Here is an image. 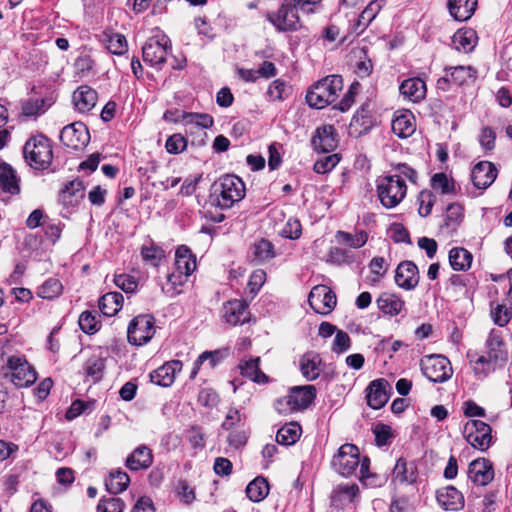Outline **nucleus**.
<instances>
[{
  "label": "nucleus",
  "instance_id": "26",
  "mask_svg": "<svg viewBox=\"0 0 512 512\" xmlns=\"http://www.w3.org/2000/svg\"><path fill=\"white\" fill-rule=\"evenodd\" d=\"M467 357L473 373L478 380H484L499 368L484 354H478L475 351H468Z\"/></svg>",
  "mask_w": 512,
  "mask_h": 512
},
{
  "label": "nucleus",
  "instance_id": "34",
  "mask_svg": "<svg viewBox=\"0 0 512 512\" xmlns=\"http://www.w3.org/2000/svg\"><path fill=\"white\" fill-rule=\"evenodd\" d=\"M477 39V34L473 29H460L454 34L452 43L456 50L469 53L476 46Z\"/></svg>",
  "mask_w": 512,
  "mask_h": 512
},
{
  "label": "nucleus",
  "instance_id": "19",
  "mask_svg": "<svg viewBox=\"0 0 512 512\" xmlns=\"http://www.w3.org/2000/svg\"><path fill=\"white\" fill-rule=\"evenodd\" d=\"M395 282L402 289H414L419 282L417 266L412 261L401 262L395 272Z\"/></svg>",
  "mask_w": 512,
  "mask_h": 512
},
{
  "label": "nucleus",
  "instance_id": "54",
  "mask_svg": "<svg viewBox=\"0 0 512 512\" xmlns=\"http://www.w3.org/2000/svg\"><path fill=\"white\" fill-rule=\"evenodd\" d=\"M80 329L87 333L93 334L100 329V322L97 320L96 315L90 311H84L79 316L78 320Z\"/></svg>",
  "mask_w": 512,
  "mask_h": 512
},
{
  "label": "nucleus",
  "instance_id": "61",
  "mask_svg": "<svg viewBox=\"0 0 512 512\" xmlns=\"http://www.w3.org/2000/svg\"><path fill=\"white\" fill-rule=\"evenodd\" d=\"M125 503L117 497L101 499L97 505V512H123Z\"/></svg>",
  "mask_w": 512,
  "mask_h": 512
},
{
  "label": "nucleus",
  "instance_id": "16",
  "mask_svg": "<svg viewBox=\"0 0 512 512\" xmlns=\"http://www.w3.org/2000/svg\"><path fill=\"white\" fill-rule=\"evenodd\" d=\"M498 174L496 166L490 161H480L471 171V180L478 189H487L495 181Z\"/></svg>",
  "mask_w": 512,
  "mask_h": 512
},
{
  "label": "nucleus",
  "instance_id": "63",
  "mask_svg": "<svg viewBox=\"0 0 512 512\" xmlns=\"http://www.w3.org/2000/svg\"><path fill=\"white\" fill-rule=\"evenodd\" d=\"M373 433L378 446L387 445L393 437L392 428L386 424H377L373 429Z\"/></svg>",
  "mask_w": 512,
  "mask_h": 512
},
{
  "label": "nucleus",
  "instance_id": "23",
  "mask_svg": "<svg viewBox=\"0 0 512 512\" xmlns=\"http://www.w3.org/2000/svg\"><path fill=\"white\" fill-rule=\"evenodd\" d=\"M21 191L20 178L11 165L0 164V193L7 196L18 195Z\"/></svg>",
  "mask_w": 512,
  "mask_h": 512
},
{
  "label": "nucleus",
  "instance_id": "29",
  "mask_svg": "<svg viewBox=\"0 0 512 512\" xmlns=\"http://www.w3.org/2000/svg\"><path fill=\"white\" fill-rule=\"evenodd\" d=\"M289 395L295 410H304L314 401L316 388L313 385L295 386L290 389Z\"/></svg>",
  "mask_w": 512,
  "mask_h": 512
},
{
  "label": "nucleus",
  "instance_id": "53",
  "mask_svg": "<svg viewBox=\"0 0 512 512\" xmlns=\"http://www.w3.org/2000/svg\"><path fill=\"white\" fill-rule=\"evenodd\" d=\"M104 368V359L99 356L90 357L84 365L86 375L91 377L94 382H97L102 378Z\"/></svg>",
  "mask_w": 512,
  "mask_h": 512
},
{
  "label": "nucleus",
  "instance_id": "18",
  "mask_svg": "<svg viewBox=\"0 0 512 512\" xmlns=\"http://www.w3.org/2000/svg\"><path fill=\"white\" fill-rule=\"evenodd\" d=\"M438 504L447 511H459L465 505V499L461 491L454 486H446L436 493Z\"/></svg>",
  "mask_w": 512,
  "mask_h": 512
},
{
  "label": "nucleus",
  "instance_id": "6",
  "mask_svg": "<svg viewBox=\"0 0 512 512\" xmlns=\"http://www.w3.org/2000/svg\"><path fill=\"white\" fill-rule=\"evenodd\" d=\"M171 48L172 44L168 36L151 37L142 47L143 60L151 66L161 68Z\"/></svg>",
  "mask_w": 512,
  "mask_h": 512
},
{
  "label": "nucleus",
  "instance_id": "28",
  "mask_svg": "<svg viewBox=\"0 0 512 512\" xmlns=\"http://www.w3.org/2000/svg\"><path fill=\"white\" fill-rule=\"evenodd\" d=\"M84 186L82 181L68 182L59 194V201L66 207H76L84 198Z\"/></svg>",
  "mask_w": 512,
  "mask_h": 512
},
{
  "label": "nucleus",
  "instance_id": "43",
  "mask_svg": "<svg viewBox=\"0 0 512 512\" xmlns=\"http://www.w3.org/2000/svg\"><path fill=\"white\" fill-rule=\"evenodd\" d=\"M269 493V484L267 480L261 476L256 477L246 487L247 497L253 502H260Z\"/></svg>",
  "mask_w": 512,
  "mask_h": 512
},
{
  "label": "nucleus",
  "instance_id": "58",
  "mask_svg": "<svg viewBox=\"0 0 512 512\" xmlns=\"http://www.w3.org/2000/svg\"><path fill=\"white\" fill-rule=\"evenodd\" d=\"M435 202V196L429 190H423L418 195L419 208L418 212L420 216L426 217L431 213L432 207Z\"/></svg>",
  "mask_w": 512,
  "mask_h": 512
},
{
  "label": "nucleus",
  "instance_id": "13",
  "mask_svg": "<svg viewBox=\"0 0 512 512\" xmlns=\"http://www.w3.org/2000/svg\"><path fill=\"white\" fill-rule=\"evenodd\" d=\"M8 377L15 386L22 388L32 385L37 379V374L24 357L16 356L9 367Z\"/></svg>",
  "mask_w": 512,
  "mask_h": 512
},
{
  "label": "nucleus",
  "instance_id": "47",
  "mask_svg": "<svg viewBox=\"0 0 512 512\" xmlns=\"http://www.w3.org/2000/svg\"><path fill=\"white\" fill-rule=\"evenodd\" d=\"M141 256L142 259L149 265L153 267H157L160 265V262L165 257L164 250L150 242L149 244H145L141 248Z\"/></svg>",
  "mask_w": 512,
  "mask_h": 512
},
{
  "label": "nucleus",
  "instance_id": "37",
  "mask_svg": "<svg viewBox=\"0 0 512 512\" xmlns=\"http://www.w3.org/2000/svg\"><path fill=\"white\" fill-rule=\"evenodd\" d=\"M472 261L473 255L465 248L455 247L449 251V263L455 271H467Z\"/></svg>",
  "mask_w": 512,
  "mask_h": 512
},
{
  "label": "nucleus",
  "instance_id": "15",
  "mask_svg": "<svg viewBox=\"0 0 512 512\" xmlns=\"http://www.w3.org/2000/svg\"><path fill=\"white\" fill-rule=\"evenodd\" d=\"M223 320L231 325H242L249 321L250 312L244 300L234 299L223 305Z\"/></svg>",
  "mask_w": 512,
  "mask_h": 512
},
{
  "label": "nucleus",
  "instance_id": "20",
  "mask_svg": "<svg viewBox=\"0 0 512 512\" xmlns=\"http://www.w3.org/2000/svg\"><path fill=\"white\" fill-rule=\"evenodd\" d=\"M311 142L314 149L319 152L328 153L333 151L338 145L334 126L324 125L317 128Z\"/></svg>",
  "mask_w": 512,
  "mask_h": 512
},
{
  "label": "nucleus",
  "instance_id": "40",
  "mask_svg": "<svg viewBox=\"0 0 512 512\" xmlns=\"http://www.w3.org/2000/svg\"><path fill=\"white\" fill-rule=\"evenodd\" d=\"M381 8V1H371L359 15V18L353 28L354 32L358 35L361 34L369 23L377 16Z\"/></svg>",
  "mask_w": 512,
  "mask_h": 512
},
{
  "label": "nucleus",
  "instance_id": "24",
  "mask_svg": "<svg viewBox=\"0 0 512 512\" xmlns=\"http://www.w3.org/2000/svg\"><path fill=\"white\" fill-rule=\"evenodd\" d=\"M97 100V92L88 85L79 86L72 95L74 107L80 113L91 111L95 107Z\"/></svg>",
  "mask_w": 512,
  "mask_h": 512
},
{
  "label": "nucleus",
  "instance_id": "33",
  "mask_svg": "<svg viewBox=\"0 0 512 512\" xmlns=\"http://www.w3.org/2000/svg\"><path fill=\"white\" fill-rule=\"evenodd\" d=\"M376 303L383 313L390 316L398 315L405 305V302L400 296L387 292L382 293Z\"/></svg>",
  "mask_w": 512,
  "mask_h": 512
},
{
  "label": "nucleus",
  "instance_id": "48",
  "mask_svg": "<svg viewBox=\"0 0 512 512\" xmlns=\"http://www.w3.org/2000/svg\"><path fill=\"white\" fill-rule=\"evenodd\" d=\"M336 239L340 244H346L352 248H360L364 246L368 240V235L365 231L361 230L355 234L345 231H338Z\"/></svg>",
  "mask_w": 512,
  "mask_h": 512
},
{
  "label": "nucleus",
  "instance_id": "49",
  "mask_svg": "<svg viewBox=\"0 0 512 512\" xmlns=\"http://www.w3.org/2000/svg\"><path fill=\"white\" fill-rule=\"evenodd\" d=\"M103 41L106 48L115 55H123L128 48L127 40L124 35L119 33L104 34Z\"/></svg>",
  "mask_w": 512,
  "mask_h": 512
},
{
  "label": "nucleus",
  "instance_id": "39",
  "mask_svg": "<svg viewBox=\"0 0 512 512\" xmlns=\"http://www.w3.org/2000/svg\"><path fill=\"white\" fill-rule=\"evenodd\" d=\"M130 483L129 475L122 470L111 471L105 480V486L109 493L119 494L125 491Z\"/></svg>",
  "mask_w": 512,
  "mask_h": 512
},
{
  "label": "nucleus",
  "instance_id": "35",
  "mask_svg": "<svg viewBox=\"0 0 512 512\" xmlns=\"http://www.w3.org/2000/svg\"><path fill=\"white\" fill-rule=\"evenodd\" d=\"M393 477L400 483L413 484L417 480V468L414 463H408L405 459L400 458L395 464Z\"/></svg>",
  "mask_w": 512,
  "mask_h": 512
},
{
  "label": "nucleus",
  "instance_id": "42",
  "mask_svg": "<svg viewBox=\"0 0 512 512\" xmlns=\"http://www.w3.org/2000/svg\"><path fill=\"white\" fill-rule=\"evenodd\" d=\"M301 426L296 422H290L281 427L276 434V441L284 446L294 444L301 436Z\"/></svg>",
  "mask_w": 512,
  "mask_h": 512
},
{
  "label": "nucleus",
  "instance_id": "3",
  "mask_svg": "<svg viewBox=\"0 0 512 512\" xmlns=\"http://www.w3.org/2000/svg\"><path fill=\"white\" fill-rule=\"evenodd\" d=\"M343 88L339 75H329L316 82L307 92L306 101L310 107L322 109L332 104Z\"/></svg>",
  "mask_w": 512,
  "mask_h": 512
},
{
  "label": "nucleus",
  "instance_id": "60",
  "mask_svg": "<svg viewBox=\"0 0 512 512\" xmlns=\"http://www.w3.org/2000/svg\"><path fill=\"white\" fill-rule=\"evenodd\" d=\"M187 147V140L186 138L180 134L175 133L171 135L165 144V148L168 153L170 154H179L183 152Z\"/></svg>",
  "mask_w": 512,
  "mask_h": 512
},
{
  "label": "nucleus",
  "instance_id": "41",
  "mask_svg": "<svg viewBox=\"0 0 512 512\" xmlns=\"http://www.w3.org/2000/svg\"><path fill=\"white\" fill-rule=\"evenodd\" d=\"M259 362V357L243 360L240 362L239 368L243 376L257 383H265L267 376L259 369Z\"/></svg>",
  "mask_w": 512,
  "mask_h": 512
},
{
  "label": "nucleus",
  "instance_id": "11",
  "mask_svg": "<svg viewBox=\"0 0 512 512\" xmlns=\"http://www.w3.org/2000/svg\"><path fill=\"white\" fill-rule=\"evenodd\" d=\"M60 140L68 148L81 150L88 145L90 134L86 125L78 121L66 125L61 130Z\"/></svg>",
  "mask_w": 512,
  "mask_h": 512
},
{
  "label": "nucleus",
  "instance_id": "12",
  "mask_svg": "<svg viewBox=\"0 0 512 512\" xmlns=\"http://www.w3.org/2000/svg\"><path fill=\"white\" fill-rule=\"evenodd\" d=\"M495 472L492 462L484 457L471 461L467 469V478L475 486H487L494 479Z\"/></svg>",
  "mask_w": 512,
  "mask_h": 512
},
{
  "label": "nucleus",
  "instance_id": "44",
  "mask_svg": "<svg viewBox=\"0 0 512 512\" xmlns=\"http://www.w3.org/2000/svg\"><path fill=\"white\" fill-rule=\"evenodd\" d=\"M253 259L258 263H264L275 257L273 244L266 240L261 239L252 245Z\"/></svg>",
  "mask_w": 512,
  "mask_h": 512
},
{
  "label": "nucleus",
  "instance_id": "36",
  "mask_svg": "<svg viewBox=\"0 0 512 512\" xmlns=\"http://www.w3.org/2000/svg\"><path fill=\"white\" fill-rule=\"evenodd\" d=\"M392 131L400 138H407L415 131L414 116L410 112L397 115L392 121Z\"/></svg>",
  "mask_w": 512,
  "mask_h": 512
},
{
  "label": "nucleus",
  "instance_id": "8",
  "mask_svg": "<svg viewBox=\"0 0 512 512\" xmlns=\"http://www.w3.org/2000/svg\"><path fill=\"white\" fill-rule=\"evenodd\" d=\"M299 10L294 2L285 0L277 12L269 15V20L279 31H296L302 27Z\"/></svg>",
  "mask_w": 512,
  "mask_h": 512
},
{
  "label": "nucleus",
  "instance_id": "22",
  "mask_svg": "<svg viewBox=\"0 0 512 512\" xmlns=\"http://www.w3.org/2000/svg\"><path fill=\"white\" fill-rule=\"evenodd\" d=\"M482 354L486 355L499 368L503 367L508 359V353L502 338L493 332L490 333L486 341L485 351Z\"/></svg>",
  "mask_w": 512,
  "mask_h": 512
},
{
  "label": "nucleus",
  "instance_id": "2",
  "mask_svg": "<svg viewBox=\"0 0 512 512\" xmlns=\"http://www.w3.org/2000/svg\"><path fill=\"white\" fill-rule=\"evenodd\" d=\"M211 197L221 209H229L245 197L246 187L241 178L235 175H224L212 186Z\"/></svg>",
  "mask_w": 512,
  "mask_h": 512
},
{
  "label": "nucleus",
  "instance_id": "21",
  "mask_svg": "<svg viewBox=\"0 0 512 512\" xmlns=\"http://www.w3.org/2000/svg\"><path fill=\"white\" fill-rule=\"evenodd\" d=\"M388 387V381L383 378L370 382L366 389L367 404L373 409L382 408L389 399L387 392Z\"/></svg>",
  "mask_w": 512,
  "mask_h": 512
},
{
  "label": "nucleus",
  "instance_id": "31",
  "mask_svg": "<svg viewBox=\"0 0 512 512\" xmlns=\"http://www.w3.org/2000/svg\"><path fill=\"white\" fill-rule=\"evenodd\" d=\"M399 91L404 98L412 102H419L426 95V84L420 78H409L401 83Z\"/></svg>",
  "mask_w": 512,
  "mask_h": 512
},
{
  "label": "nucleus",
  "instance_id": "59",
  "mask_svg": "<svg viewBox=\"0 0 512 512\" xmlns=\"http://www.w3.org/2000/svg\"><path fill=\"white\" fill-rule=\"evenodd\" d=\"M491 316L496 325L504 327L512 318V308L506 305H497L491 310Z\"/></svg>",
  "mask_w": 512,
  "mask_h": 512
},
{
  "label": "nucleus",
  "instance_id": "45",
  "mask_svg": "<svg viewBox=\"0 0 512 512\" xmlns=\"http://www.w3.org/2000/svg\"><path fill=\"white\" fill-rule=\"evenodd\" d=\"M451 81L456 85H464L476 78V70L471 66H456L447 69Z\"/></svg>",
  "mask_w": 512,
  "mask_h": 512
},
{
  "label": "nucleus",
  "instance_id": "7",
  "mask_svg": "<svg viewBox=\"0 0 512 512\" xmlns=\"http://www.w3.org/2000/svg\"><path fill=\"white\" fill-rule=\"evenodd\" d=\"M492 429L481 420H469L463 427V436L475 449L486 451L492 444Z\"/></svg>",
  "mask_w": 512,
  "mask_h": 512
},
{
  "label": "nucleus",
  "instance_id": "4",
  "mask_svg": "<svg viewBox=\"0 0 512 512\" xmlns=\"http://www.w3.org/2000/svg\"><path fill=\"white\" fill-rule=\"evenodd\" d=\"M377 196L383 207L398 206L407 194V185L400 175H385L376 180Z\"/></svg>",
  "mask_w": 512,
  "mask_h": 512
},
{
  "label": "nucleus",
  "instance_id": "38",
  "mask_svg": "<svg viewBox=\"0 0 512 512\" xmlns=\"http://www.w3.org/2000/svg\"><path fill=\"white\" fill-rule=\"evenodd\" d=\"M123 295L119 292H109L99 299V309L105 316H114L122 308Z\"/></svg>",
  "mask_w": 512,
  "mask_h": 512
},
{
  "label": "nucleus",
  "instance_id": "46",
  "mask_svg": "<svg viewBox=\"0 0 512 512\" xmlns=\"http://www.w3.org/2000/svg\"><path fill=\"white\" fill-rule=\"evenodd\" d=\"M181 120L186 126L194 125L202 129L210 128L214 123L213 117L206 113L182 112Z\"/></svg>",
  "mask_w": 512,
  "mask_h": 512
},
{
  "label": "nucleus",
  "instance_id": "32",
  "mask_svg": "<svg viewBox=\"0 0 512 512\" xmlns=\"http://www.w3.org/2000/svg\"><path fill=\"white\" fill-rule=\"evenodd\" d=\"M196 269V258L191 250L182 245L175 252V271L190 276Z\"/></svg>",
  "mask_w": 512,
  "mask_h": 512
},
{
  "label": "nucleus",
  "instance_id": "14",
  "mask_svg": "<svg viewBox=\"0 0 512 512\" xmlns=\"http://www.w3.org/2000/svg\"><path fill=\"white\" fill-rule=\"evenodd\" d=\"M311 308L319 314H328L337 303L335 293L325 285L312 288L308 296Z\"/></svg>",
  "mask_w": 512,
  "mask_h": 512
},
{
  "label": "nucleus",
  "instance_id": "62",
  "mask_svg": "<svg viewBox=\"0 0 512 512\" xmlns=\"http://www.w3.org/2000/svg\"><path fill=\"white\" fill-rule=\"evenodd\" d=\"M115 285L126 293H133L138 287V282L133 276L120 274L114 278Z\"/></svg>",
  "mask_w": 512,
  "mask_h": 512
},
{
  "label": "nucleus",
  "instance_id": "17",
  "mask_svg": "<svg viewBox=\"0 0 512 512\" xmlns=\"http://www.w3.org/2000/svg\"><path fill=\"white\" fill-rule=\"evenodd\" d=\"M183 364L179 360H171L150 373L151 382L162 387H170L181 372Z\"/></svg>",
  "mask_w": 512,
  "mask_h": 512
},
{
  "label": "nucleus",
  "instance_id": "5",
  "mask_svg": "<svg viewBox=\"0 0 512 512\" xmlns=\"http://www.w3.org/2000/svg\"><path fill=\"white\" fill-rule=\"evenodd\" d=\"M23 154L26 163L34 169H47L53 159L50 140L43 134L31 136L24 145Z\"/></svg>",
  "mask_w": 512,
  "mask_h": 512
},
{
  "label": "nucleus",
  "instance_id": "27",
  "mask_svg": "<svg viewBox=\"0 0 512 512\" xmlns=\"http://www.w3.org/2000/svg\"><path fill=\"white\" fill-rule=\"evenodd\" d=\"M153 463V454L146 445L135 448L125 461L126 467L131 471H139L149 468Z\"/></svg>",
  "mask_w": 512,
  "mask_h": 512
},
{
  "label": "nucleus",
  "instance_id": "52",
  "mask_svg": "<svg viewBox=\"0 0 512 512\" xmlns=\"http://www.w3.org/2000/svg\"><path fill=\"white\" fill-rule=\"evenodd\" d=\"M63 290L62 283L56 278L46 280L37 291L39 297L52 300L61 295Z\"/></svg>",
  "mask_w": 512,
  "mask_h": 512
},
{
  "label": "nucleus",
  "instance_id": "9",
  "mask_svg": "<svg viewBox=\"0 0 512 512\" xmlns=\"http://www.w3.org/2000/svg\"><path fill=\"white\" fill-rule=\"evenodd\" d=\"M154 334V318L150 315H138L128 325L127 338L132 345H144L152 339Z\"/></svg>",
  "mask_w": 512,
  "mask_h": 512
},
{
  "label": "nucleus",
  "instance_id": "10",
  "mask_svg": "<svg viewBox=\"0 0 512 512\" xmlns=\"http://www.w3.org/2000/svg\"><path fill=\"white\" fill-rule=\"evenodd\" d=\"M421 370L426 378L435 383L445 382L452 376L450 361L442 355H430L423 358Z\"/></svg>",
  "mask_w": 512,
  "mask_h": 512
},
{
  "label": "nucleus",
  "instance_id": "64",
  "mask_svg": "<svg viewBox=\"0 0 512 512\" xmlns=\"http://www.w3.org/2000/svg\"><path fill=\"white\" fill-rule=\"evenodd\" d=\"M176 493L182 502L190 504L195 499V492L189 483L185 480L178 481L176 485Z\"/></svg>",
  "mask_w": 512,
  "mask_h": 512
},
{
  "label": "nucleus",
  "instance_id": "51",
  "mask_svg": "<svg viewBox=\"0 0 512 512\" xmlns=\"http://www.w3.org/2000/svg\"><path fill=\"white\" fill-rule=\"evenodd\" d=\"M188 277L189 276L180 274V272L174 270L167 275V283L162 286V291L170 297L180 294L181 290L179 287L184 285Z\"/></svg>",
  "mask_w": 512,
  "mask_h": 512
},
{
  "label": "nucleus",
  "instance_id": "30",
  "mask_svg": "<svg viewBox=\"0 0 512 512\" xmlns=\"http://www.w3.org/2000/svg\"><path fill=\"white\" fill-rule=\"evenodd\" d=\"M478 0H448L450 15L457 21L469 20L475 13Z\"/></svg>",
  "mask_w": 512,
  "mask_h": 512
},
{
  "label": "nucleus",
  "instance_id": "1",
  "mask_svg": "<svg viewBox=\"0 0 512 512\" xmlns=\"http://www.w3.org/2000/svg\"><path fill=\"white\" fill-rule=\"evenodd\" d=\"M332 466L336 472L344 477L353 475L359 467V480L367 487L378 485V476L369 470L370 459L360 457L359 449L354 444H344L332 459Z\"/></svg>",
  "mask_w": 512,
  "mask_h": 512
},
{
  "label": "nucleus",
  "instance_id": "50",
  "mask_svg": "<svg viewBox=\"0 0 512 512\" xmlns=\"http://www.w3.org/2000/svg\"><path fill=\"white\" fill-rule=\"evenodd\" d=\"M359 493L357 484L338 485L333 491V501H339L341 505L352 503Z\"/></svg>",
  "mask_w": 512,
  "mask_h": 512
},
{
  "label": "nucleus",
  "instance_id": "56",
  "mask_svg": "<svg viewBox=\"0 0 512 512\" xmlns=\"http://www.w3.org/2000/svg\"><path fill=\"white\" fill-rule=\"evenodd\" d=\"M291 92V86L281 79L274 80L268 88V95L274 100H283Z\"/></svg>",
  "mask_w": 512,
  "mask_h": 512
},
{
  "label": "nucleus",
  "instance_id": "55",
  "mask_svg": "<svg viewBox=\"0 0 512 512\" xmlns=\"http://www.w3.org/2000/svg\"><path fill=\"white\" fill-rule=\"evenodd\" d=\"M431 186L434 190H438L442 194H450L454 192V183L445 173L434 174L431 178Z\"/></svg>",
  "mask_w": 512,
  "mask_h": 512
},
{
  "label": "nucleus",
  "instance_id": "57",
  "mask_svg": "<svg viewBox=\"0 0 512 512\" xmlns=\"http://www.w3.org/2000/svg\"><path fill=\"white\" fill-rule=\"evenodd\" d=\"M340 161L338 154H331L319 158L314 164V171L318 174H325L331 171Z\"/></svg>",
  "mask_w": 512,
  "mask_h": 512
},
{
  "label": "nucleus",
  "instance_id": "25",
  "mask_svg": "<svg viewBox=\"0 0 512 512\" xmlns=\"http://www.w3.org/2000/svg\"><path fill=\"white\" fill-rule=\"evenodd\" d=\"M321 365L322 358L313 351L305 353L299 360L301 374L307 381H314L320 376L322 371Z\"/></svg>",
  "mask_w": 512,
  "mask_h": 512
}]
</instances>
